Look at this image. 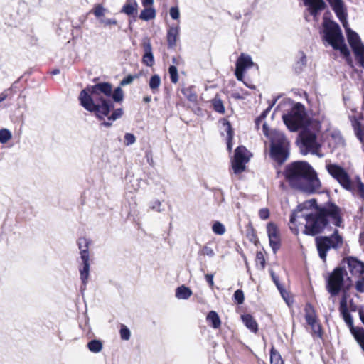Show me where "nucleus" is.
<instances>
[{
  "label": "nucleus",
  "instance_id": "nucleus-9",
  "mask_svg": "<svg viewBox=\"0 0 364 364\" xmlns=\"http://www.w3.org/2000/svg\"><path fill=\"white\" fill-rule=\"evenodd\" d=\"M306 116L304 106L297 102L287 114H283L282 119L291 132H296L305 125Z\"/></svg>",
  "mask_w": 364,
  "mask_h": 364
},
{
  "label": "nucleus",
  "instance_id": "nucleus-57",
  "mask_svg": "<svg viewBox=\"0 0 364 364\" xmlns=\"http://www.w3.org/2000/svg\"><path fill=\"white\" fill-rule=\"evenodd\" d=\"M232 97L235 100H242L244 98L239 92H233L232 94Z\"/></svg>",
  "mask_w": 364,
  "mask_h": 364
},
{
  "label": "nucleus",
  "instance_id": "nucleus-63",
  "mask_svg": "<svg viewBox=\"0 0 364 364\" xmlns=\"http://www.w3.org/2000/svg\"><path fill=\"white\" fill-rule=\"evenodd\" d=\"M355 307H356L355 306H350L351 310H352V311H355Z\"/></svg>",
  "mask_w": 364,
  "mask_h": 364
},
{
  "label": "nucleus",
  "instance_id": "nucleus-49",
  "mask_svg": "<svg viewBox=\"0 0 364 364\" xmlns=\"http://www.w3.org/2000/svg\"><path fill=\"white\" fill-rule=\"evenodd\" d=\"M124 140L127 145H130L135 142L136 138L133 134L126 133L124 135Z\"/></svg>",
  "mask_w": 364,
  "mask_h": 364
},
{
  "label": "nucleus",
  "instance_id": "nucleus-64",
  "mask_svg": "<svg viewBox=\"0 0 364 364\" xmlns=\"http://www.w3.org/2000/svg\"><path fill=\"white\" fill-rule=\"evenodd\" d=\"M287 294V291L284 290V296H282L285 300H286V294Z\"/></svg>",
  "mask_w": 364,
  "mask_h": 364
},
{
  "label": "nucleus",
  "instance_id": "nucleus-62",
  "mask_svg": "<svg viewBox=\"0 0 364 364\" xmlns=\"http://www.w3.org/2000/svg\"><path fill=\"white\" fill-rule=\"evenodd\" d=\"M59 73V70H55L54 71H53V74H58Z\"/></svg>",
  "mask_w": 364,
  "mask_h": 364
},
{
  "label": "nucleus",
  "instance_id": "nucleus-61",
  "mask_svg": "<svg viewBox=\"0 0 364 364\" xmlns=\"http://www.w3.org/2000/svg\"><path fill=\"white\" fill-rule=\"evenodd\" d=\"M172 62H173V63H175V64H178V60H177V58H172Z\"/></svg>",
  "mask_w": 364,
  "mask_h": 364
},
{
  "label": "nucleus",
  "instance_id": "nucleus-50",
  "mask_svg": "<svg viewBox=\"0 0 364 364\" xmlns=\"http://www.w3.org/2000/svg\"><path fill=\"white\" fill-rule=\"evenodd\" d=\"M259 216L262 220H267L269 217V210L268 208H264L259 210Z\"/></svg>",
  "mask_w": 364,
  "mask_h": 364
},
{
  "label": "nucleus",
  "instance_id": "nucleus-43",
  "mask_svg": "<svg viewBox=\"0 0 364 364\" xmlns=\"http://www.w3.org/2000/svg\"><path fill=\"white\" fill-rule=\"evenodd\" d=\"M198 254L200 255L208 256L210 257L215 255L213 250L208 244L203 246V247L199 250Z\"/></svg>",
  "mask_w": 364,
  "mask_h": 364
},
{
  "label": "nucleus",
  "instance_id": "nucleus-32",
  "mask_svg": "<svg viewBox=\"0 0 364 364\" xmlns=\"http://www.w3.org/2000/svg\"><path fill=\"white\" fill-rule=\"evenodd\" d=\"M182 93L189 102H191L193 103L197 102L198 95L193 87H188L182 89Z\"/></svg>",
  "mask_w": 364,
  "mask_h": 364
},
{
  "label": "nucleus",
  "instance_id": "nucleus-31",
  "mask_svg": "<svg viewBox=\"0 0 364 364\" xmlns=\"http://www.w3.org/2000/svg\"><path fill=\"white\" fill-rule=\"evenodd\" d=\"M299 59L294 65V70L296 73H300L303 71L306 65V55L303 51H299Z\"/></svg>",
  "mask_w": 364,
  "mask_h": 364
},
{
  "label": "nucleus",
  "instance_id": "nucleus-35",
  "mask_svg": "<svg viewBox=\"0 0 364 364\" xmlns=\"http://www.w3.org/2000/svg\"><path fill=\"white\" fill-rule=\"evenodd\" d=\"M270 363L271 364H284V362L277 350L274 346L270 350Z\"/></svg>",
  "mask_w": 364,
  "mask_h": 364
},
{
  "label": "nucleus",
  "instance_id": "nucleus-28",
  "mask_svg": "<svg viewBox=\"0 0 364 364\" xmlns=\"http://www.w3.org/2000/svg\"><path fill=\"white\" fill-rule=\"evenodd\" d=\"M210 102L215 112L222 114L225 113V107L219 94H216Z\"/></svg>",
  "mask_w": 364,
  "mask_h": 364
},
{
  "label": "nucleus",
  "instance_id": "nucleus-30",
  "mask_svg": "<svg viewBox=\"0 0 364 364\" xmlns=\"http://www.w3.org/2000/svg\"><path fill=\"white\" fill-rule=\"evenodd\" d=\"M156 15V13L154 8L152 6L144 7L139 14V18L143 21H148L154 19Z\"/></svg>",
  "mask_w": 364,
  "mask_h": 364
},
{
  "label": "nucleus",
  "instance_id": "nucleus-1",
  "mask_svg": "<svg viewBox=\"0 0 364 364\" xmlns=\"http://www.w3.org/2000/svg\"><path fill=\"white\" fill-rule=\"evenodd\" d=\"M136 77L137 75H127L121 80L119 86L114 90L109 82L87 85L80 92L78 98L80 105L87 111L93 113L101 122V126L110 127L113 122L124 114L122 108L114 109V102H122L124 100V91L121 87L131 84Z\"/></svg>",
  "mask_w": 364,
  "mask_h": 364
},
{
  "label": "nucleus",
  "instance_id": "nucleus-48",
  "mask_svg": "<svg viewBox=\"0 0 364 364\" xmlns=\"http://www.w3.org/2000/svg\"><path fill=\"white\" fill-rule=\"evenodd\" d=\"M12 97V90L6 89L4 90L1 93H0V103L5 100L7 98H11Z\"/></svg>",
  "mask_w": 364,
  "mask_h": 364
},
{
  "label": "nucleus",
  "instance_id": "nucleus-7",
  "mask_svg": "<svg viewBox=\"0 0 364 364\" xmlns=\"http://www.w3.org/2000/svg\"><path fill=\"white\" fill-rule=\"evenodd\" d=\"M346 277L349 282H351V279L348 277L346 270L342 267H336L328 274L326 279V288L331 296H337L341 292L343 293V296H346L347 292L350 288V284L346 285Z\"/></svg>",
  "mask_w": 364,
  "mask_h": 364
},
{
  "label": "nucleus",
  "instance_id": "nucleus-16",
  "mask_svg": "<svg viewBox=\"0 0 364 364\" xmlns=\"http://www.w3.org/2000/svg\"><path fill=\"white\" fill-rule=\"evenodd\" d=\"M339 312L353 334V332H355L356 327L353 326V318L348 309L346 296H343L340 301Z\"/></svg>",
  "mask_w": 364,
  "mask_h": 364
},
{
  "label": "nucleus",
  "instance_id": "nucleus-56",
  "mask_svg": "<svg viewBox=\"0 0 364 364\" xmlns=\"http://www.w3.org/2000/svg\"><path fill=\"white\" fill-rule=\"evenodd\" d=\"M105 24L107 25V26H111V25L116 26L117 24V21L114 18H109V19H107L105 21Z\"/></svg>",
  "mask_w": 364,
  "mask_h": 364
},
{
  "label": "nucleus",
  "instance_id": "nucleus-38",
  "mask_svg": "<svg viewBox=\"0 0 364 364\" xmlns=\"http://www.w3.org/2000/svg\"><path fill=\"white\" fill-rule=\"evenodd\" d=\"M213 232L219 235H222L225 232V227L219 221H215L212 226Z\"/></svg>",
  "mask_w": 364,
  "mask_h": 364
},
{
  "label": "nucleus",
  "instance_id": "nucleus-10",
  "mask_svg": "<svg viewBox=\"0 0 364 364\" xmlns=\"http://www.w3.org/2000/svg\"><path fill=\"white\" fill-rule=\"evenodd\" d=\"M304 313V318L306 323L311 327V335L313 338L314 340H323L324 330L316 311L311 304H306Z\"/></svg>",
  "mask_w": 364,
  "mask_h": 364
},
{
  "label": "nucleus",
  "instance_id": "nucleus-53",
  "mask_svg": "<svg viewBox=\"0 0 364 364\" xmlns=\"http://www.w3.org/2000/svg\"><path fill=\"white\" fill-rule=\"evenodd\" d=\"M213 277L214 275L212 274H207L205 276V280L211 289H213L214 287Z\"/></svg>",
  "mask_w": 364,
  "mask_h": 364
},
{
  "label": "nucleus",
  "instance_id": "nucleus-2",
  "mask_svg": "<svg viewBox=\"0 0 364 364\" xmlns=\"http://www.w3.org/2000/svg\"><path fill=\"white\" fill-rule=\"evenodd\" d=\"M308 208H314L316 211L302 215L306 220L303 231L304 235L310 236L320 235L328 228L331 222L336 227L343 226V213L340 207L332 202H328L325 205L320 206L317 204L316 199L313 198L299 204L296 210L291 214L289 228L294 235H297L299 232L296 221L297 212H301Z\"/></svg>",
  "mask_w": 364,
  "mask_h": 364
},
{
  "label": "nucleus",
  "instance_id": "nucleus-23",
  "mask_svg": "<svg viewBox=\"0 0 364 364\" xmlns=\"http://www.w3.org/2000/svg\"><path fill=\"white\" fill-rule=\"evenodd\" d=\"M138 3L136 0H127V2L123 5L120 12L124 13L128 16H134L137 14Z\"/></svg>",
  "mask_w": 364,
  "mask_h": 364
},
{
  "label": "nucleus",
  "instance_id": "nucleus-17",
  "mask_svg": "<svg viewBox=\"0 0 364 364\" xmlns=\"http://www.w3.org/2000/svg\"><path fill=\"white\" fill-rule=\"evenodd\" d=\"M343 261L347 263L351 274L358 276L364 274V262L357 257L349 256L344 258Z\"/></svg>",
  "mask_w": 364,
  "mask_h": 364
},
{
  "label": "nucleus",
  "instance_id": "nucleus-11",
  "mask_svg": "<svg viewBox=\"0 0 364 364\" xmlns=\"http://www.w3.org/2000/svg\"><path fill=\"white\" fill-rule=\"evenodd\" d=\"M346 31L348 42L352 48L355 60L358 64L363 65L364 63V46L358 34L350 28H346Z\"/></svg>",
  "mask_w": 364,
  "mask_h": 364
},
{
  "label": "nucleus",
  "instance_id": "nucleus-25",
  "mask_svg": "<svg viewBox=\"0 0 364 364\" xmlns=\"http://www.w3.org/2000/svg\"><path fill=\"white\" fill-rule=\"evenodd\" d=\"M245 326L253 333L258 331V324L255 318L250 314H244L241 316Z\"/></svg>",
  "mask_w": 364,
  "mask_h": 364
},
{
  "label": "nucleus",
  "instance_id": "nucleus-5",
  "mask_svg": "<svg viewBox=\"0 0 364 364\" xmlns=\"http://www.w3.org/2000/svg\"><path fill=\"white\" fill-rule=\"evenodd\" d=\"M329 174L346 191L353 194L356 191L358 196L364 200V183L359 177L352 181L349 174L341 166L337 164H330L326 166Z\"/></svg>",
  "mask_w": 364,
  "mask_h": 364
},
{
  "label": "nucleus",
  "instance_id": "nucleus-34",
  "mask_svg": "<svg viewBox=\"0 0 364 364\" xmlns=\"http://www.w3.org/2000/svg\"><path fill=\"white\" fill-rule=\"evenodd\" d=\"M246 164L244 161H240L233 158L232 161V168L235 174H240L242 173L246 168Z\"/></svg>",
  "mask_w": 364,
  "mask_h": 364
},
{
  "label": "nucleus",
  "instance_id": "nucleus-3",
  "mask_svg": "<svg viewBox=\"0 0 364 364\" xmlns=\"http://www.w3.org/2000/svg\"><path fill=\"white\" fill-rule=\"evenodd\" d=\"M282 175L290 188L306 194L318 192L321 187L317 173L305 161H295L288 164Z\"/></svg>",
  "mask_w": 364,
  "mask_h": 364
},
{
  "label": "nucleus",
  "instance_id": "nucleus-15",
  "mask_svg": "<svg viewBox=\"0 0 364 364\" xmlns=\"http://www.w3.org/2000/svg\"><path fill=\"white\" fill-rule=\"evenodd\" d=\"M141 46L144 50L142 56V63L146 66L152 67L154 64V58L152 53V46L149 38L146 37L142 39Z\"/></svg>",
  "mask_w": 364,
  "mask_h": 364
},
{
  "label": "nucleus",
  "instance_id": "nucleus-52",
  "mask_svg": "<svg viewBox=\"0 0 364 364\" xmlns=\"http://www.w3.org/2000/svg\"><path fill=\"white\" fill-rule=\"evenodd\" d=\"M247 236L249 237L250 242L256 243L257 242V236L254 230V229L251 230L250 232H248Z\"/></svg>",
  "mask_w": 364,
  "mask_h": 364
},
{
  "label": "nucleus",
  "instance_id": "nucleus-46",
  "mask_svg": "<svg viewBox=\"0 0 364 364\" xmlns=\"http://www.w3.org/2000/svg\"><path fill=\"white\" fill-rule=\"evenodd\" d=\"M359 279L355 282V287L358 292L363 293L364 292V274L360 275Z\"/></svg>",
  "mask_w": 364,
  "mask_h": 364
},
{
  "label": "nucleus",
  "instance_id": "nucleus-8",
  "mask_svg": "<svg viewBox=\"0 0 364 364\" xmlns=\"http://www.w3.org/2000/svg\"><path fill=\"white\" fill-rule=\"evenodd\" d=\"M315 245L321 259L326 262L328 252L331 250H338L343 245V237L339 230L335 228L328 236H318L315 238Z\"/></svg>",
  "mask_w": 364,
  "mask_h": 364
},
{
  "label": "nucleus",
  "instance_id": "nucleus-20",
  "mask_svg": "<svg viewBox=\"0 0 364 364\" xmlns=\"http://www.w3.org/2000/svg\"><path fill=\"white\" fill-rule=\"evenodd\" d=\"M179 39V27L171 26L167 31L166 41L168 48H174L176 46V42Z\"/></svg>",
  "mask_w": 364,
  "mask_h": 364
},
{
  "label": "nucleus",
  "instance_id": "nucleus-40",
  "mask_svg": "<svg viewBox=\"0 0 364 364\" xmlns=\"http://www.w3.org/2000/svg\"><path fill=\"white\" fill-rule=\"evenodd\" d=\"M168 73L171 82L176 84L178 82V74L177 68L175 65H170L168 68Z\"/></svg>",
  "mask_w": 364,
  "mask_h": 364
},
{
  "label": "nucleus",
  "instance_id": "nucleus-39",
  "mask_svg": "<svg viewBox=\"0 0 364 364\" xmlns=\"http://www.w3.org/2000/svg\"><path fill=\"white\" fill-rule=\"evenodd\" d=\"M105 11L106 9L103 7L102 4H97L94 6L90 13H92L95 17L100 18L105 15Z\"/></svg>",
  "mask_w": 364,
  "mask_h": 364
},
{
  "label": "nucleus",
  "instance_id": "nucleus-14",
  "mask_svg": "<svg viewBox=\"0 0 364 364\" xmlns=\"http://www.w3.org/2000/svg\"><path fill=\"white\" fill-rule=\"evenodd\" d=\"M253 64L254 63L250 55L241 53L236 61L235 71L236 78L240 81H242L245 71L252 67Z\"/></svg>",
  "mask_w": 364,
  "mask_h": 364
},
{
  "label": "nucleus",
  "instance_id": "nucleus-58",
  "mask_svg": "<svg viewBox=\"0 0 364 364\" xmlns=\"http://www.w3.org/2000/svg\"><path fill=\"white\" fill-rule=\"evenodd\" d=\"M262 127H263V132H264V134L265 135H267V134H268V133H267L268 128H267V124H266V123H264V124H263V126H262Z\"/></svg>",
  "mask_w": 364,
  "mask_h": 364
},
{
  "label": "nucleus",
  "instance_id": "nucleus-55",
  "mask_svg": "<svg viewBox=\"0 0 364 364\" xmlns=\"http://www.w3.org/2000/svg\"><path fill=\"white\" fill-rule=\"evenodd\" d=\"M141 4L144 7L152 6L154 4V0H141Z\"/></svg>",
  "mask_w": 364,
  "mask_h": 364
},
{
  "label": "nucleus",
  "instance_id": "nucleus-19",
  "mask_svg": "<svg viewBox=\"0 0 364 364\" xmlns=\"http://www.w3.org/2000/svg\"><path fill=\"white\" fill-rule=\"evenodd\" d=\"M305 4L309 6L310 14L314 17L317 16L319 12L326 7L323 0H305Z\"/></svg>",
  "mask_w": 364,
  "mask_h": 364
},
{
  "label": "nucleus",
  "instance_id": "nucleus-22",
  "mask_svg": "<svg viewBox=\"0 0 364 364\" xmlns=\"http://www.w3.org/2000/svg\"><path fill=\"white\" fill-rule=\"evenodd\" d=\"M223 124L225 127V131L227 133V149L229 152H231L232 149V141L234 138V130L230 122L228 119H223Z\"/></svg>",
  "mask_w": 364,
  "mask_h": 364
},
{
  "label": "nucleus",
  "instance_id": "nucleus-27",
  "mask_svg": "<svg viewBox=\"0 0 364 364\" xmlns=\"http://www.w3.org/2000/svg\"><path fill=\"white\" fill-rule=\"evenodd\" d=\"M206 321L208 324L213 328L218 329L221 326V320L215 311H210L208 312L206 316Z\"/></svg>",
  "mask_w": 364,
  "mask_h": 364
},
{
  "label": "nucleus",
  "instance_id": "nucleus-44",
  "mask_svg": "<svg viewBox=\"0 0 364 364\" xmlns=\"http://www.w3.org/2000/svg\"><path fill=\"white\" fill-rule=\"evenodd\" d=\"M11 138V132L6 129H2L0 130V142L6 143Z\"/></svg>",
  "mask_w": 364,
  "mask_h": 364
},
{
  "label": "nucleus",
  "instance_id": "nucleus-13",
  "mask_svg": "<svg viewBox=\"0 0 364 364\" xmlns=\"http://www.w3.org/2000/svg\"><path fill=\"white\" fill-rule=\"evenodd\" d=\"M267 232L269 237V245L274 253H276L281 247L280 232L277 224L270 222L267 225Z\"/></svg>",
  "mask_w": 364,
  "mask_h": 364
},
{
  "label": "nucleus",
  "instance_id": "nucleus-42",
  "mask_svg": "<svg viewBox=\"0 0 364 364\" xmlns=\"http://www.w3.org/2000/svg\"><path fill=\"white\" fill-rule=\"evenodd\" d=\"M256 264H259V268L264 269L266 266V261L263 253L261 251H257L255 258Z\"/></svg>",
  "mask_w": 364,
  "mask_h": 364
},
{
  "label": "nucleus",
  "instance_id": "nucleus-26",
  "mask_svg": "<svg viewBox=\"0 0 364 364\" xmlns=\"http://www.w3.org/2000/svg\"><path fill=\"white\" fill-rule=\"evenodd\" d=\"M352 127L353 128L354 132L357 138L360 141H363L364 140V126L360 122L358 119L355 117H353L351 119Z\"/></svg>",
  "mask_w": 364,
  "mask_h": 364
},
{
  "label": "nucleus",
  "instance_id": "nucleus-29",
  "mask_svg": "<svg viewBox=\"0 0 364 364\" xmlns=\"http://www.w3.org/2000/svg\"><path fill=\"white\" fill-rule=\"evenodd\" d=\"M248 150L244 146H239L235 151L234 159L247 163L250 157L247 156Z\"/></svg>",
  "mask_w": 364,
  "mask_h": 364
},
{
  "label": "nucleus",
  "instance_id": "nucleus-4",
  "mask_svg": "<svg viewBox=\"0 0 364 364\" xmlns=\"http://www.w3.org/2000/svg\"><path fill=\"white\" fill-rule=\"evenodd\" d=\"M323 39L335 50H338L348 65L354 68L350 50L345 43V39L339 25L331 20L324 18L323 23Z\"/></svg>",
  "mask_w": 364,
  "mask_h": 364
},
{
  "label": "nucleus",
  "instance_id": "nucleus-36",
  "mask_svg": "<svg viewBox=\"0 0 364 364\" xmlns=\"http://www.w3.org/2000/svg\"><path fill=\"white\" fill-rule=\"evenodd\" d=\"M160 85V77L158 75H152L149 80V85L153 93H156L159 90Z\"/></svg>",
  "mask_w": 364,
  "mask_h": 364
},
{
  "label": "nucleus",
  "instance_id": "nucleus-51",
  "mask_svg": "<svg viewBox=\"0 0 364 364\" xmlns=\"http://www.w3.org/2000/svg\"><path fill=\"white\" fill-rule=\"evenodd\" d=\"M170 16L173 19L177 20L179 18L180 13L178 7H171L170 9Z\"/></svg>",
  "mask_w": 364,
  "mask_h": 364
},
{
  "label": "nucleus",
  "instance_id": "nucleus-45",
  "mask_svg": "<svg viewBox=\"0 0 364 364\" xmlns=\"http://www.w3.org/2000/svg\"><path fill=\"white\" fill-rule=\"evenodd\" d=\"M119 333L122 340L127 341L130 338V331L125 325L122 324Z\"/></svg>",
  "mask_w": 364,
  "mask_h": 364
},
{
  "label": "nucleus",
  "instance_id": "nucleus-41",
  "mask_svg": "<svg viewBox=\"0 0 364 364\" xmlns=\"http://www.w3.org/2000/svg\"><path fill=\"white\" fill-rule=\"evenodd\" d=\"M233 300L237 304H242L245 301L244 292L242 289H237L233 294Z\"/></svg>",
  "mask_w": 364,
  "mask_h": 364
},
{
  "label": "nucleus",
  "instance_id": "nucleus-37",
  "mask_svg": "<svg viewBox=\"0 0 364 364\" xmlns=\"http://www.w3.org/2000/svg\"><path fill=\"white\" fill-rule=\"evenodd\" d=\"M88 349L95 353H99L102 349V343L100 340H92L87 343Z\"/></svg>",
  "mask_w": 364,
  "mask_h": 364
},
{
  "label": "nucleus",
  "instance_id": "nucleus-59",
  "mask_svg": "<svg viewBox=\"0 0 364 364\" xmlns=\"http://www.w3.org/2000/svg\"><path fill=\"white\" fill-rule=\"evenodd\" d=\"M262 122V121H258L257 122V118L255 119V126H256V128L257 129H259V125H260V123Z\"/></svg>",
  "mask_w": 364,
  "mask_h": 364
},
{
  "label": "nucleus",
  "instance_id": "nucleus-54",
  "mask_svg": "<svg viewBox=\"0 0 364 364\" xmlns=\"http://www.w3.org/2000/svg\"><path fill=\"white\" fill-rule=\"evenodd\" d=\"M269 109L270 108H267V109H265L264 111H263L262 112V114L257 117V122L262 121L263 119H264V118L267 117V115L269 112Z\"/></svg>",
  "mask_w": 364,
  "mask_h": 364
},
{
  "label": "nucleus",
  "instance_id": "nucleus-21",
  "mask_svg": "<svg viewBox=\"0 0 364 364\" xmlns=\"http://www.w3.org/2000/svg\"><path fill=\"white\" fill-rule=\"evenodd\" d=\"M91 241L84 237H81L77 240L81 259L90 258L89 247Z\"/></svg>",
  "mask_w": 364,
  "mask_h": 364
},
{
  "label": "nucleus",
  "instance_id": "nucleus-60",
  "mask_svg": "<svg viewBox=\"0 0 364 364\" xmlns=\"http://www.w3.org/2000/svg\"><path fill=\"white\" fill-rule=\"evenodd\" d=\"M150 100H151V97H145L144 98V101H145V102H150Z\"/></svg>",
  "mask_w": 364,
  "mask_h": 364
},
{
  "label": "nucleus",
  "instance_id": "nucleus-6",
  "mask_svg": "<svg viewBox=\"0 0 364 364\" xmlns=\"http://www.w3.org/2000/svg\"><path fill=\"white\" fill-rule=\"evenodd\" d=\"M269 157L274 166H282L290 156V143L284 134L274 133L269 142Z\"/></svg>",
  "mask_w": 364,
  "mask_h": 364
},
{
  "label": "nucleus",
  "instance_id": "nucleus-12",
  "mask_svg": "<svg viewBox=\"0 0 364 364\" xmlns=\"http://www.w3.org/2000/svg\"><path fill=\"white\" fill-rule=\"evenodd\" d=\"M301 142L306 151L311 154H317L321 148V145L317 142V135L315 132L306 128L299 134Z\"/></svg>",
  "mask_w": 364,
  "mask_h": 364
},
{
  "label": "nucleus",
  "instance_id": "nucleus-47",
  "mask_svg": "<svg viewBox=\"0 0 364 364\" xmlns=\"http://www.w3.org/2000/svg\"><path fill=\"white\" fill-rule=\"evenodd\" d=\"M271 277L278 290L281 293L282 296H284V289L283 287V285L280 284L278 277L276 276L273 272H271Z\"/></svg>",
  "mask_w": 364,
  "mask_h": 364
},
{
  "label": "nucleus",
  "instance_id": "nucleus-33",
  "mask_svg": "<svg viewBox=\"0 0 364 364\" xmlns=\"http://www.w3.org/2000/svg\"><path fill=\"white\" fill-rule=\"evenodd\" d=\"M191 295L192 291L184 285L178 287L176 290V296L180 299H188Z\"/></svg>",
  "mask_w": 364,
  "mask_h": 364
},
{
  "label": "nucleus",
  "instance_id": "nucleus-18",
  "mask_svg": "<svg viewBox=\"0 0 364 364\" xmlns=\"http://www.w3.org/2000/svg\"><path fill=\"white\" fill-rule=\"evenodd\" d=\"M335 12L338 18L342 22H346L347 13L343 0H326Z\"/></svg>",
  "mask_w": 364,
  "mask_h": 364
},
{
  "label": "nucleus",
  "instance_id": "nucleus-24",
  "mask_svg": "<svg viewBox=\"0 0 364 364\" xmlns=\"http://www.w3.org/2000/svg\"><path fill=\"white\" fill-rule=\"evenodd\" d=\"M82 265L80 267L79 271L80 274V279L83 285H86L88 281L90 274V258L82 259Z\"/></svg>",
  "mask_w": 364,
  "mask_h": 364
}]
</instances>
